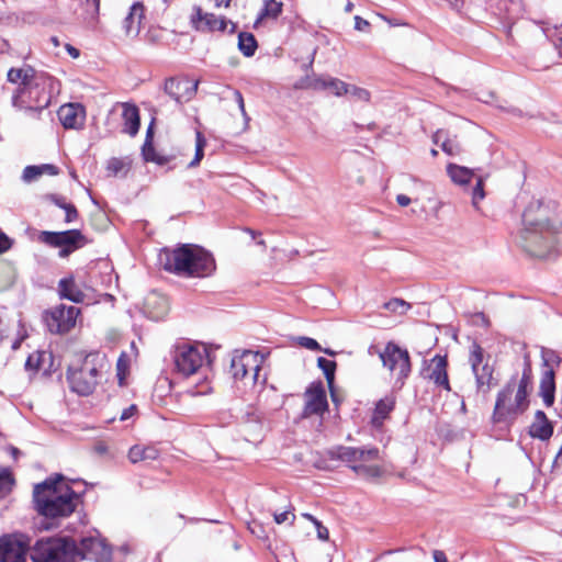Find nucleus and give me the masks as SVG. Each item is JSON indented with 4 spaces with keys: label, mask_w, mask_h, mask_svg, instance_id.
<instances>
[{
    "label": "nucleus",
    "mask_w": 562,
    "mask_h": 562,
    "mask_svg": "<svg viewBox=\"0 0 562 562\" xmlns=\"http://www.w3.org/2000/svg\"><path fill=\"white\" fill-rule=\"evenodd\" d=\"M238 48L247 57L255 54L257 49V42L251 33L241 32L238 35Z\"/></svg>",
    "instance_id": "473e14b6"
},
{
    "label": "nucleus",
    "mask_w": 562,
    "mask_h": 562,
    "mask_svg": "<svg viewBox=\"0 0 562 562\" xmlns=\"http://www.w3.org/2000/svg\"><path fill=\"white\" fill-rule=\"evenodd\" d=\"M358 463L350 465V469L358 475L367 479H376L383 474V469L376 463L380 460V450L375 447L359 448Z\"/></svg>",
    "instance_id": "dca6fc26"
},
{
    "label": "nucleus",
    "mask_w": 562,
    "mask_h": 562,
    "mask_svg": "<svg viewBox=\"0 0 562 562\" xmlns=\"http://www.w3.org/2000/svg\"><path fill=\"white\" fill-rule=\"evenodd\" d=\"M7 80L16 85L11 98L12 106L33 119L38 117L50 104L53 95L59 92V81L56 78L29 65L10 68Z\"/></svg>",
    "instance_id": "f257e3e1"
},
{
    "label": "nucleus",
    "mask_w": 562,
    "mask_h": 562,
    "mask_svg": "<svg viewBox=\"0 0 562 562\" xmlns=\"http://www.w3.org/2000/svg\"><path fill=\"white\" fill-rule=\"evenodd\" d=\"M38 240L54 248H59L60 258L68 257L75 250L82 248L88 239L78 229L64 232L43 231L38 234Z\"/></svg>",
    "instance_id": "9d476101"
},
{
    "label": "nucleus",
    "mask_w": 562,
    "mask_h": 562,
    "mask_svg": "<svg viewBox=\"0 0 562 562\" xmlns=\"http://www.w3.org/2000/svg\"><path fill=\"white\" fill-rule=\"evenodd\" d=\"M121 106H122V120H123L122 132L134 137L139 131V125H140L139 110L135 104L128 103V102L122 103Z\"/></svg>",
    "instance_id": "5701e85b"
},
{
    "label": "nucleus",
    "mask_w": 562,
    "mask_h": 562,
    "mask_svg": "<svg viewBox=\"0 0 562 562\" xmlns=\"http://www.w3.org/2000/svg\"><path fill=\"white\" fill-rule=\"evenodd\" d=\"M472 205L479 210V203L484 199L485 192L483 188V179L475 177V186L472 189Z\"/></svg>",
    "instance_id": "37998d69"
},
{
    "label": "nucleus",
    "mask_w": 562,
    "mask_h": 562,
    "mask_svg": "<svg viewBox=\"0 0 562 562\" xmlns=\"http://www.w3.org/2000/svg\"><path fill=\"white\" fill-rule=\"evenodd\" d=\"M303 416L322 415L328 407L325 390L321 383L312 384L304 393Z\"/></svg>",
    "instance_id": "f3484780"
},
{
    "label": "nucleus",
    "mask_w": 562,
    "mask_h": 562,
    "mask_svg": "<svg viewBox=\"0 0 562 562\" xmlns=\"http://www.w3.org/2000/svg\"><path fill=\"white\" fill-rule=\"evenodd\" d=\"M510 379H515V387L522 389V391L528 392V386L531 381V369L527 364L522 371L521 378L518 380L516 376H512Z\"/></svg>",
    "instance_id": "a18cd8bd"
},
{
    "label": "nucleus",
    "mask_w": 562,
    "mask_h": 562,
    "mask_svg": "<svg viewBox=\"0 0 562 562\" xmlns=\"http://www.w3.org/2000/svg\"><path fill=\"white\" fill-rule=\"evenodd\" d=\"M370 26L369 22L361 16H355V29L358 31H367Z\"/></svg>",
    "instance_id": "052dcab7"
},
{
    "label": "nucleus",
    "mask_w": 562,
    "mask_h": 562,
    "mask_svg": "<svg viewBox=\"0 0 562 562\" xmlns=\"http://www.w3.org/2000/svg\"><path fill=\"white\" fill-rule=\"evenodd\" d=\"M273 519H274L276 524H278V525H281L284 522H289L290 525H292L294 522L295 515L290 509H286L281 513H274Z\"/></svg>",
    "instance_id": "3c124183"
},
{
    "label": "nucleus",
    "mask_w": 562,
    "mask_h": 562,
    "mask_svg": "<svg viewBox=\"0 0 562 562\" xmlns=\"http://www.w3.org/2000/svg\"><path fill=\"white\" fill-rule=\"evenodd\" d=\"M111 558L112 550L100 536H89L81 539L80 548H78V561L110 562Z\"/></svg>",
    "instance_id": "4468645a"
},
{
    "label": "nucleus",
    "mask_w": 562,
    "mask_h": 562,
    "mask_svg": "<svg viewBox=\"0 0 562 562\" xmlns=\"http://www.w3.org/2000/svg\"><path fill=\"white\" fill-rule=\"evenodd\" d=\"M326 80V89H330L333 93L337 97H341L344 94L348 93V87L349 85L336 79V78H328Z\"/></svg>",
    "instance_id": "a19ab883"
},
{
    "label": "nucleus",
    "mask_w": 562,
    "mask_h": 562,
    "mask_svg": "<svg viewBox=\"0 0 562 562\" xmlns=\"http://www.w3.org/2000/svg\"><path fill=\"white\" fill-rule=\"evenodd\" d=\"M192 14V23L198 30L207 31H225L227 23L223 18H217L213 13H207L201 7H194Z\"/></svg>",
    "instance_id": "412c9836"
},
{
    "label": "nucleus",
    "mask_w": 562,
    "mask_h": 562,
    "mask_svg": "<svg viewBox=\"0 0 562 562\" xmlns=\"http://www.w3.org/2000/svg\"><path fill=\"white\" fill-rule=\"evenodd\" d=\"M294 88L301 90H325L326 80L325 78L321 77L305 76L295 82Z\"/></svg>",
    "instance_id": "72a5a7b5"
},
{
    "label": "nucleus",
    "mask_w": 562,
    "mask_h": 562,
    "mask_svg": "<svg viewBox=\"0 0 562 562\" xmlns=\"http://www.w3.org/2000/svg\"><path fill=\"white\" fill-rule=\"evenodd\" d=\"M247 525H248L249 531L254 536H256L257 538H266L265 528H263V526L259 521H257L256 519H252Z\"/></svg>",
    "instance_id": "603ef678"
},
{
    "label": "nucleus",
    "mask_w": 562,
    "mask_h": 562,
    "mask_svg": "<svg viewBox=\"0 0 562 562\" xmlns=\"http://www.w3.org/2000/svg\"><path fill=\"white\" fill-rule=\"evenodd\" d=\"M79 308L60 304L46 313L45 322L50 333L64 334L75 327Z\"/></svg>",
    "instance_id": "ddd939ff"
},
{
    "label": "nucleus",
    "mask_w": 562,
    "mask_h": 562,
    "mask_svg": "<svg viewBox=\"0 0 562 562\" xmlns=\"http://www.w3.org/2000/svg\"><path fill=\"white\" fill-rule=\"evenodd\" d=\"M554 372L552 369H547L542 373V378L540 381V395L542 396L543 403L546 406H552L554 403Z\"/></svg>",
    "instance_id": "c756f323"
},
{
    "label": "nucleus",
    "mask_w": 562,
    "mask_h": 562,
    "mask_svg": "<svg viewBox=\"0 0 562 562\" xmlns=\"http://www.w3.org/2000/svg\"><path fill=\"white\" fill-rule=\"evenodd\" d=\"M441 149L449 156H454L460 153V146L458 145V143L449 138H445L441 142Z\"/></svg>",
    "instance_id": "8fccbe9b"
},
{
    "label": "nucleus",
    "mask_w": 562,
    "mask_h": 562,
    "mask_svg": "<svg viewBox=\"0 0 562 562\" xmlns=\"http://www.w3.org/2000/svg\"><path fill=\"white\" fill-rule=\"evenodd\" d=\"M447 358L445 356L436 355L430 361V380L435 384L442 386L445 390L450 391V384L447 373Z\"/></svg>",
    "instance_id": "b1692460"
},
{
    "label": "nucleus",
    "mask_w": 562,
    "mask_h": 562,
    "mask_svg": "<svg viewBox=\"0 0 562 562\" xmlns=\"http://www.w3.org/2000/svg\"><path fill=\"white\" fill-rule=\"evenodd\" d=\"M105 366V356L100 353L88 355L80 368H69L67 379L70 389L80 395L91 394Z\"/></svg>",
    "instance_id": "6e6552de"
},
{
    "label": "nucleus",
    "mask_w": 562,
    "mask_h": 562,
    "mask_svg": "<svg viewBox=\"0 0 562 562\" xmlns=\"http://www.w3.org/2000/svg\"><path fill=\"white\" fill-rule=\"evenodd\" d=\"M59 169L52 164H43L41 165V175H49V176H56L58 175Z\"/></svg>",
    "instance_id": "4d7b16f0"
},
{
    "label": "nucleus",
    "mask_w": 562,
    "mask_h": 562,
    "mask_svg": "<svg viewBox=\"0 0 562 562\" xmlns=\"http://www.w3.org/2000/svg\"><path fill=\"white\" fill-rule=\"evenodd\" d=\"M130 361L126 353H121L116 362V375L119 384L123 385L128 372Z\"/></svg>",
    "instance_id": "79ce46f5"
},
{
    "label": "nucleus",
    "mask_w": 562,
    "mask_h": 562,
    "mask_svg": "<svg viewBox=\"0 0 562 562\" xmlns=\"http://www.w3.org/2000/svg\"><path fill=\"white\" fill-rule=\"evenodd\" d=\"M41 165L40 166H26L22 173V180L24 182H32L41 177Z\"/></svg>",
    "instance_id": "de8ad7c7"
},
{
    "label": "nucleus",
    "mask_w": 562,
    "mask_h": 562,
    "mask_svg": "<svg viewBox=\"0 0 562 562\" xmlns=\"http://www.w3.org/2000/svg\"><path fill=\"white\" fill-rule=\"evenodd\" d=\"M196 90L198 81L189 79L178 80L169 78L165 82L166 93L179 104L190 101L195 95Z\"/></svg>",
    "instance_id": "a211bd4d"
},
{
    "label": "nucleus",
    "mask_w": 562,
    "mask_h": 562,
    "mask_svg": "<svg viewBox=\"0 0 562 562\" xmlns=\"http://www.w3.org/2000/svg\"><path fill=\"white\" fill-rule=\"evenodd\" d=\"M11 245V239L5 234L0 232V254L10 249Z\"/></svg>",
    "instance_id": "bf43d9fd"
},
{
    "label": "nucleus",
    "mask_w": 562,
    "mask_h": 562,
    "mask_svg": "<svg viewBox=\"0 0 562 562\" xmlns=\"http://www.w3.org/2000/svg\"><path fill=\"white\" fill-rule=\"evenodd\" d=\"M521 246L531 256L550 259L559 251L562 226L546 216L540 202H532L522 214Z\"/></svg>",
    "instance_id": "f03ea898"
},
{
    "label": "nucleus",
    "mask_w": 562,
    "mask_h": 562,
    "mask_svg": "<svg viewBox=\"0 0 562 562\" xmlns=\"http://www.w3.org/2000/svg\"><path fill=\"white\" fill-rule=\"evenodd\" d=\"M142 154L146 161H154L157 164H161V160H159L156 157L153 142L150 139H145L144 145L142 147Z\"/></svg>",
    "instance_id": "49530a36"
},
{
    "label": "nucleus",
    "mask_w": 562,
    "mask_h": 562,
    "mask_svg": "<svg viewBox=\"0 0 562 562\" xmlns=\"http://www.w3.org/2000/svg\"><path fill=\"white\" fill-rule=\"evenodd\" d=\"M77 217H78V211H77L76 206L74 204L69 203L65 207V222L72 223L77 220Z\"/></svg>",
    "instance_id": "5fc2aeb1"
},
{
    "label": "nucleus",
    "mask_w": 562,
    "mask_h": 562,
    "mask_svg": "<svg viewBox=\"0 0 562 562\" xmlns=\"http://www.w3.org/2000/svg\"><path fill=\"white\" fill-rule=\"evenodd\" d=\"M58 292L60 297L67 299L75 303H81L85 301L86 297V294L76 284L75 280L71 277L64 278L59 281Z\"/></svg>",
    "instance_id": "cd10ccee"
},
{
    "label": "nucleus",
    "mask_w": 562,
    "mask_h": 562,
    "mask_svg": "<svg viewBox=\"0 0 562 562\" xmlns=\"http://www.w3.org/2000/svg\"><path fill=\"white\" fill-rule=\"evenodd\" d=\"M380 359L385 368L398 380L407 378L411 372L409 355L407 350L389 342L380 353Z\"/></svg>",
    "instance_id": "f8f14e48"
},
{
    "label": "nucleus",
    "mask_w": 562,
    "mask_h": 562,
    "mask_svg": "<svg viewBox=\"0 0 562 562\" xmlns=\"http://www.w3.org/2000/svg\"><path fill=\"white\" fill-rule=\"evenodd\" d=\"M383 307L394 314L403 315L411 308V304L402 299H392L385 302Z\"/></svg>",
    "instance_id": "ea45409f"
},
{
    "label": "nucleus",
    "mask_w": 562,
    "mask_h": 562,
    "mask_svg": "<svg viewBox=\"0 0 562 562\" xmlns=\"http://www.w3.org/2000/svg\"><path fill=\"white\" fill-rule=\"evenodd\" d=\"M528 392L516 389L515 379H509L496 395L492 422L508 428L528 409Z\"/></svg>",
    "instance_id": "423d86ee"
},
{
    "label": "nucleus",
    "mask_w": 562,
    "mask_h": 562,
    "mask_svg": "<svg viewBox=\"0 0 562 562\" xmlns=\"http://www.w3.org/2000/svg\"><path fill=\"white\" fill-rule=\"evenodd\" d=\"M263 355L258 351H236L232 358L231 372L235 380H249L255 384L258 380Z\"/></svg>",
    "instance_id": "9b49d317"
},
{
    "label": "nucleus",
    "mask_w": 562,
    "mask_h": 562,
    "mask_svg": "<svg viewBox=\"0 0 562 562\" xmlns=\"http://www.w3.org/2000/svg\"><path fill=\"white\" fill-rule=\"evenodd\" d=\"M57 115L65 128L78 130L85 124L86 111L79 103H67L59 108Z\"/></svg>",
    "instance_id": "6ab92c4d"
},
{
    "label": "nucleus",
    "mask_w": 562,
    "mask_h": 562,
    "mask_svg": "<svg viewBox=\"0 0 562 562\" xmlns=\"http://www.w3.org/2000/svg\"><path fill=\"white\" fill-rule=\"evenodd\" d=\"M159 451L154 446L135 445L128 451V459L132 463L140 461H154L158 458Z\"/></svg>",
    "instance_id": "7c9ffc66"
},
{
    "label": "nucleus",
    "mask_w": 562,
    "mask_h": 562,
    "mask_svg": "<svg viewBox=\"0 0 562 562\" xmlns=\"http://www.w3.org/2000/svg\"><path fill=\"white\" fill-rule=\"evenodd\" d=\"M358 450L355 447H339L336 451V457L350 465L358 463Z\"/></svg>",
    "instance_id": "58836bf2"
},
{
    "label": "nucleus",
    "mask_w": 562,
    "mask_h": 562,
    "mask_svg": "<svg viewBox=\"0 0 562 562\" xmlns=\"http://www.w3.org/2000/svg\"><path fill=\"white\" fill-rule=\"evenodd\" d=\"M445 138H448V135L447 133L443 131V130H438L434 136H432V142L440 146L441 147V142L445 139Z\"/></svg>",
    "instance_id": "e2e57ef3"
},
{
    "label": "nucleus",
    "mask_w": 562,
    "mask_h": 562,
    "mask_svg": "<svg viewBox=\"0 0 562 562\" xmlns=\"http://www.w3.org/2000/svg\"><path fill=\"white\" fill-rule=\"evenodd\" d=\"M296 342L301 347L312 350V351L322 350L319 344L314 338H311V337L300 336L296 338Z\"/></svg>",
    "instance_id": "09e8293b"
},
{
    "label": "nucleus",
    "mask_w": 562,
    "mask_h": 562,
    "mask_svg": "<svg viewBox=\"0 0 562 562\" xmlns=\"http://www.w3.org/2000/svg\"><path fill=\"white\" fill-rule=\"evenodd\" d=\"M243 432L247 441H260L263 434V423L261 413L255 411L247 413L243 424Z\"/></svg>",
    "instance_id": "4be33fe9"
},
{
    "label": "nucleus",
    "mask_w": 562,
    "mask_h": 562,
    "mask_svg": "<svg viewBox=\"0 0 562 562\" xmlns=\"http://www.w3.org/2000/svg\"><path fill=\"white\" fill-rule=\"evenodd\" d=\"M432 555H434L435 562H448V559H447L445 552H442V551L435 550Z\"/></svg>",
    "instance_id": "338daca9"
},
{
    "label": "nucleus",
    "mask_w": 562,
    "mask_h": 562,
    "mask_svg": "<svg viewBox=\"0 0 562 562\" xmlns=\"http://www.w3.org/2000/svg\"><path fill=\"white\" fill-rule=\"evenodd\" d=\"M282 2L277 0H266L261 9L258 21L265 18L277 19L282 12Z\"/></svg>",
    "instance_id": "f704fd0d"
},
{
    "label": "nucleus",
    "mask_w": 562,
    "mask_h": 562,
    "mask_svg": "<svg viewBox=\"0 0 562 562\" xmlns=\"http://www.w3.org/2000/svg\"><path fill=\"white\" fill-rule=\"evenodd\" d=\"M353 100L360 102H369L370 101V92L363 88L357 86L348 87V93Z\"/></svg>",
    "instance_id": "c03bdc74"
},
{
    "label": "nucleus",
    "mask_w": 562,
    "mask_h": 562,
    "mask_svg": "<svg viewBox=\"0 0 562 562\" xmlns=\"http://www.w3.org/2000/svg\"><path fill=\"white\" fill-rule=\"evenodd\" d=\"M67 53L72 57V58H78L79 55H80V52L78 48L74 47L72 45L70 44H66L65 46Z\"/></svg>",
    "instance_id": "774afa93"
},
{
    "label": "nucleus",
    "mask_w": 562,
    "mask_h": 562,
    "mask_svg": "<svg viewBox=\"0 0 562 562\" xmlns=\"http://www.w3.org/2000/svg\"><path fill=\"white\" fill-rule=\"evenodd\" d=\"M169 311L168 299L157 292L149 293L144 301V314L153 319H162Z\"/></svg>",
    "instance_id": "aec40b11"
},
{
    "label": "nucleus",
    "mask_w": 562,
    "mask_h": 562,
    "mask_svg": "<svg viewBox=\"0 0 562 562\" xmlns=\"http://www.w3.org/2000/svg\"><path fill=\"white\" fill-rule=\"evenodd\" d=\"M395 406V400L391 396H385L384 398H381L373 411L372 417H371V425L380 429L384 423V420L389 417L390 413L394 409Z\"/></svg>",
    "instance_id": "bb28decb"
},
{
    "label": "nucleus",
    "mask_w": 562,
    "mask_h": 562,
    "mask_svg": "<svg viewBox=\"0 0 562 562\" xmlns=\"http://www.w3.org/2000/svg\"><path fill=\"white\" fill-rule=\"evenodd\" d=\"M447 173L451 181L460 187L468 186L475 178L472 169L456 164H448Z\"/></svg>",
    "instance_id": "c85d7f7f"
},
{
    "label": "nucleus",
    "mask_w": 562,
    "mask_h": 562,
    "mask_svg": "<svg viewBox=\"0 0 562 562\" xmlns=\"http://www.w3.org/2000/svg\"><path fill=\"white\" fill-rule=\"evenodd\" d=\"M233 95H234L235 101L238 104L241 115L246 117L247 114H246L244 98H243L241 93L238 90H233Z\"/></svg>",
    "instance_id": "13d9d810"
},
{
    "label": "nucleus",
    "mask_w": 562,
    "mask_h": 562,
    "mask_svg": "<svg viewBox=\"0 0 562 562\" xmlns=\"http://www.w3.org/2000/svg\"><path fill=\"white\" fill-rule=\"evenodd\" d=\"M207 357V348L204 345L182 344L175 349L173 362L178 373L187 378L200 371L203 373V380L188 389V393L192 396L207 395L213 391L209 370L204 367Z\"/></svg>",
    "instance_id": "39448f33"
},
{
    "label": "nucleus",
    "mask_w": 562,
    "mask_h": 562,
    "mask_svg": "<svg viewBox=\"0 0 562 562\" xmlns=\"http://www.w3.org/2000/svg\"><path fill=\"white\" fill-rule=\"evenodd\" d=\"M553 434V427L542 411H537L533 422L529 427V435L532 438L548 440Z\"/></svg>",
    "instance_id": "393cba45"
},
{
    "label": "nucleus",
    "mask_w": 562,
    "mask_h": 562,
    "mask_svg": "<svg viewBox=\"0 0 562 562\" xmlns=\"http://www.w3.org/2000/svg\"><path fill=\"white\" fill-rule=\"evenodd\" d=\"M78 495L61 474H55L38 483L33 490L36 513L56 520L70 516L77 507Z\"/></svg>",
    "instance_id": "7ed1b4c3"
},
{
    "label": "nucleus",
    "mask_w": 562,
    "mask_h": 562,
    "mask_svg": "<svg viewBox=\"0 0 562 562\" xmlns=\"http://www.w3.org/2000/svg\"><path fill=\"white\" fill-rule=\"evenodd\" d=\"M50 200L54 202V204H56L58 207H60L63 210H65V207L69 204L65 201L64 198L58 196V195H52Z\"/></svg>",
    "instance_id": "0e129e2a"
},
{
    "label": "nucleus",
    "mask_w": 562,
    "mask_h": 562,
    "mask_svg": "<svg viewBox=\"0 0 562 562\" xmlns=\"http://www.w3.org/2000/svg\"><path fill=\"white\" fill-rule=\"evenodd\" d=\"M317 366L323 371L326 381L330 385L334 382L335 379V371H336V362L333 360H328L324 357H319L317 359Z\"/></svg>",
    "instance_id": "e433bc0d"
},
{
    "label": "nucleus",
    "mask_w": 562,
    "mask_h": 562,
    "mask_svg": "<svg viewBox=\"0 0 562 562\" xmlns=\"http://www.w3.org/2000/svg\"><path fill=\"white\" fill-rule=\"evenodd\" d=\"M206 145V140L201 132H196L195 134V155L194 158L189 162V168L196 167L204 156V147Z\"/></svg>",
    "instance_id": "4c0bfd02"
},
{
    "label": "nucleus",
    "mask_w": 562,
    "mask_h": 562,
    "mask_svg": "<svg viewBox=\"0 0 562 562\" xmlns=\"http://www.w3.org/2000/svg\"><path fill=\"white\" fill-rule=\"evenodd\" d=\"M144 18V5L142 2H134L127 16L124 20V30L127 36H136L139 33Z\"/></svg>",
    "instance_id": "a878e982"
},
{
    "label": "nucleus",
    "mask_w": 562,
    "mask_h": 562,
    "mask_svg": "<svg viewBox=\"0 0 562 562\" xmlns=\"http://www.w3.org/2000/svg\"><path fill=\"white\" fill-rule=\"evenodd\" d=\"M15 485V479L9 468L0 469V499L7 497Z\"/></svg>",
    "instance_id": "2f4dec72"
},
{
    "label": "nucleus",
    "mask_w": 562,
    "mask_h": 562,
    "mask_svg": "<svg viewBox=\"0 0 562 562\" xmlns=\"http://www.w3.org/2000/svg\"><path fill=\"white\" fill-rule=\"evenodd\" d=\"M159 260L165 270L186 278H205L216 268L213 256L194 244H183L173 250H164Z\"/></svg>",
    "instance_id": "20e7f679"
},
{
    "label": "nucleus",
    "mask_w": 562,
    "mask_h": 562,
    "mask_svg": "<svg viewBox=\"0 0 562 562\" xmlns=\"http://www.w3.org/2000/svg\"><path fill=\"white\" fill-rule=\"evenodd\" d=\"M136 411H137L136 405L128 406L127 408L123 409V412H122V414L120 416V419L121 420L130 419L132 416L135 415Z\"/></svg>",
    "instance_id": "680f3d73"
},
{
    "label": "nucleus",
    "mask_w": 562,
    "mask_h": 562,
    "mask_svg": "<svg viewBox=\"0 0 562 562\" xmlns=\"http://www.w3.org/2000/svg\"><path fill=\"white\" fill-rule=\"evenodd\" d=\"M42 356L43 355L38 353V352L30 355L25 361L26 369L38 370L40 369V359Z\"/></svg>",
    "instance_id": "864d4df0"
},
{
    "label": "nucleus",
    "mask_w": 562,
    "mask_h": 562,
    "mask_svg": "<svg viewBox=\"0 0 562 562\" xmlns=\"http://www.w3.org/2000/svg\"><path fill=\"white\" fill-rule=\"evenodd\" d=\"M32 562H78V546L69 537H46L30 548Z\"/></svg>",
    "instance_id": "0eeeda50"
},
{
    "label": "nucleus",
    "mask_w": 562,
    "mask_h": 562,
    "mask_svg": "<svg viewBox=\"0 0 562 562\" xmlns=\"http://www.w3.org/2000/svg\"><path fill=\"white\" fill-rule=\"evenodd\" d=\"M469 363L475 379V400L482 396L485 400L492 387L494 368L485 359L483 348L473 342L470 348Z\"/></svg>",
    "instance_id": "1a4fd4ad"
},
{
    "label": "nucleus",
    "mask_w": 562,
    "mask_h": 562,
    "mask_svg": "<svg viewBox=\"0 0 562 562\" xmlns=\"http://www.w3.org/2000/svg\"><path fill=\"white\" fill-rule=\"evenodd\" d=\"M88 10H91L92 13L97 14L99 12L100 0H86Z\"/></svg>",
    "instance_id": "69168bd1"
},
{
    "label": "nucleus",
    "mask_w": 562,
    "mask_h": 562,
    "mask_svg": "<svg viewBox=\"0 0 562 562\" xmlns=\"http://www.w3.org/2000/svg\"><path fill=\"white\" fill-rule=\"evenodd\" d=\"M130 169V162L122 158L113 157L106 162V171L110 176L125 175Z\"/></svg>",
    "instance_id": "c9c22d12"
},
{
    "label": "nucleus",
    "mask_w": 562,
    "mask_h": 562,
    "mask_svg": "<svg viewBox=\"0 0 562 562\" xmlns=\"http://www.w3.org/2000/svg\"><path fill=\"white\" fill-rule=\"evenodd\" d=\"M314 526L316 528L317 538L322 541L328 540V538H329L328 529L325 526H323V524L319 520L315 521Z\"/></svg>",
    "instance_id": "6e6d98bb"
},
{
    "label": "nucleus",
    "mask_w": 562,
    "mask_h": 562,
    "mask_svg": "<svg viewBox=\"0 0 562 562\" xmlns=\"http://www.w3.org/2000/svg\"><path fill=\"white\" fill-rule=\"evenodd\" d=\"M27 542L23 535L0 537V562H26Z\"/></svg>",
    "instance_id": "2eb2a0df"
}]
</instances>
